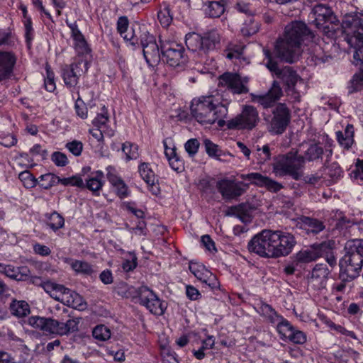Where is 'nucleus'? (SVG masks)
Instances as JSON below:
<instances>
[{
	"instance_id": "1",
	"label": "nucleus",
	"mask_w": 363,
	"mask_h": 363,
	"mask_svg": "<svg viewBox=\"0 0 363 363\" xmlns=\"http://www.w3.org/2000/svg\"><path fill=\"white\" fill-rule=\"evenodd\" d=\"M311 35V31L303 22L293 21L289 23L285 27L283 37L276 43V55L286 62L297 61L303 51V43Z\"/></svg>"
},
{
	"instance_id": "2",
	"label": "nucleus",
	"mask_w": 363,
	"mask_h": 363,
	"mask_svg": "<svg viewBox=\"0 0 363 363\" xmlns=\"http://www.w3.org/2000/svg\"><path fill=\"white\" fill-rule=\"evenodd\" d=\"M225 101L218 94L194 99L191 104V115L201 125H208L218 122L222 126L224 121L220 118L227 114Z\"/></svg>"
},
{
	"instance_id": "3",
	"label": "nucleus",
	"mask_w": 363,
	"mask_h": 363,
	"mask_svg": "<svg viewBox=\"0 0 363 363\" xmlns=\"http://www.w3.org/2000/svg\"><path fill=\"white\" fill-rule=\"evenodd\" d=\"M345 255L339 262L340 277L350 281L357 277L363 266V240H348L345 245Z\"/></svg>"
},
{
	"instance_id": "4",
	"label": "nucleus",
	"mask_w": 363,
	"mask_h": 363,
	"mask_svg": "<svg viewBox=\"0 0 363 363\" xmlns=\"http://www.w3.org/2000/svg\"><path fill=\"white\" fill-rule=\"evenodd\" d=\"M342 28L348 45L354 49L353 57L357 62L363 60V13H351L344 16Z\"/></svg>"
},
{
	"instance_id": "5",
	"label": "nucleus",
	"mask_w": 363,
	"mask_h": 363,
	"mask_svg": "<svg viewBox=\"0 0 363 363\" xmlns=\"http://www.w3.org/2000/svg\"><path fill=\"white\" fill-rule=\"evenodd\" d=\"M79 320L70 318L65 323L51 318L38 315L28 318V324L34 329L41 331L45 335H65L78 330Z\"/></svg>"
},
{
	"instance_id": "6",
	"label": "nucleus",
	"mask_w": 363,
	"mask_h": 363,
	"mask_svg": "<svg viewBox=\"0 0 363 363\" xmlns=\"http://www.w3.org/2000/svg\"><path fill=\"white\" fill-rule=\"evenodd\" d=\"M264 54L267 59L266 67L270 72L275 74L280 78L286 86L289 93L300 94L306 90V85L303 79L298 76L296 72L294 71L290 67H285L280 69L278 65L274 62L270 55L269 51L264 50Z\"/></svg>"
},
{
	"instance_id": "7",
	"label": "nucleus",
	"mask_w": 363,
	"mask_h": 363,
	"mask_svg": "<svg viewBox=\"0 0 363 363\" xmlns=\"http://www.w3.org/2000/svg\"><path fill=\"white\" fill-rule=\"evenodd\" d=\"M42 286L52 298L67 306L79 311H84L86 308V303L79 294L62 285L46 281L42 284Z\"/></svg>"
},
{
	"instance_id": "8",
	"label": "nucleus",
	"mask_w": 363,
	"mask_h": 363,
	"mask_svg": "<svg viewBox=\"0 0 363 363\" xmlns=\"http://www.w3.org/2000/svg\"><path fill=\"white\" fill-rule=\"evenodd\" d=\"M220 42V34L216 29L205 33L203 35L192 32L185 36V43L189 50L205 54L215 50Z\"/></svg>"
},
{
	"instance_id": "9",
	"label": "nucleus",
	"mask_w": 363,
	"mask_h": 363,
	"mask_svg": "<svg viewBox=\"0 0 363 363\" xmlns=\"http://www.w3.org/2000/svg\"><path fill=\"white\" fill-rule=\"evenodd\" d=\"M311 18L316 28L328 39L335 37L337 20L330 7L322 4L315 6L311 13Z\"/></svg>"
},
{
	"instance_id": "10",
	"label": "nucleus",
	"mask_w": 363,
	"mask_h": 363,
	"mask_svg": "<svg viewBox=\"0 0 363 363\" xmlns=\"http://www.w3.org/2000/svg\"><path fill=\"white\" fill-rule=\"evenodd\" d=\"M303 162V157L298 155L296 152L280 155L273 164V172L277 177L290 175L297 180L302 177Z\"/></svg>"
},
{
	"instance_id": "11",
	"label": "nucleus",
	"mask_w": 363,
	"mask_h": 363,
	"mask_svg": "<svg viewBox=\"0 0 363 363\" xmlns=\"http://www.w3.org/2000/svg\"><path fill=\"white\" fill-rule=\"evenodd\" d=\"M259 121L257 110L252 106L245 105L240 114L228 121L227 127L229 129L250 130L257 126Z\"/></svg>"
},
{
	"instance_id": "12",
	"label": "nucleus",
	"mask_w": 363,
	"mask_h": 363,
	"mask_svg": "<svg viewBox=\"0 0 363 363\" xmlns=\"http://www.w3.org/2000/svg\"><path fill=\"white\" fill-rule=\"evenodd\" d=\"M162 60L171 67H177L186 62L182 44L167 39H160Z\"/></svg>"
},
{
	"instance_id": "13",
	"label": "nucleus",
	"mask_w": 363,
	"mask_h": 363,
	"mask_svg": "<svg viewBox=\"0 0 363 363\" xmlns=\"http://www.w3.org/2000/svg\"><path fill=\"white\" fill-rule=\"evenodd\" d=\"M272 230H264L255 235L248 242V250L262 257L273 258Z\"/></svg>"
},
{
	"instance_id": "14",
	"label": "nucleus",
	"mask_w": 363,
	"mask_h": 363,
	"mask_svg": "<svg viewBox=\"0 0 363 363\" xmlns=\"http://www.w3.org/2000/svg\"><path fill=\"white\" fill-rule=\"evenodd\" d=\"M272 238L273 258L289 255L296 243L294 235L286 232L272 230Z\"/></svg>"
},
{
	"instance_id": "15",
	"label": "nucleus",
	"mask_w": 363,
	"mask_h": 363,
	"mask_svg": "<svg viewBox=\"0 0 363 363\" xmlns=\"http://www.w3.org/2000/svg\"><path fill=\"white\" fill-rule=\"evenodd\" d=\"M247 77H242L237 73L225 72L218 78V84L226 88L234 94L248 92Z\"/></svg>"
},
{
	"instance_id": "16",
	"label": "nucleus",
	"mask_w": 363,
	"mask_h": 363,
	"mask_svg": "<svg viewBox=\"0 0 363 363\" xmlns=\"http://www.w3.org/2000/svg\"><path fill=\"white\" fill-rule=\"evenodd\" d=\"M139 300L141 305L156 315H162L167 308L166 303L160 300L152 290L146 286H142L140 289Z\"/></svg>"
},
{
	"instance_id": "17",
	"label": "nucleus",
	"mask_w": 363,
	"mask_h": 363,
	"mask_svg": "<svg viewBox=\"0 0 363 363\" xmlns=\"http://www.w3.org/2000/svg\"><path fill=\"white\" fill-rule=\"evenodd\" d=\"M140 43L147 63L151 66L157 64L160 61L162 53L155 37L148 32L143 31L140 35Z\"/></svg>"
},
{
	"instance_id": "18",
	"label": "nucleus",
	"mask_w": 363,
	"mask_h": 363,
	"mask_svg": "<svg viewBox=\"0 0 363 363\" xmlns=\"http://www.w3.org/2000/svg\"><path fill=\"white\" fill-rule=\"evenodd\" d=\"M272 114L269 131L274 134H281L290 121V111L285 104H279L273 110Z\"/></svg>"
},
{
	"instance_id": "19",
	"label": "nucleus",
	"mask_w": 363,
	"mask_h": 363,
	"mask_svg": "<svg viewBox=\"0 0 363 363\" xmlns=\"http://www.w3.org/2000/svg\"><path fill=\"white\" fill-rule=\"evenodd\" d=\"M86 61L81 60L63 67L62 77L67 88L70 89L76 88L79 79L84 72L82 65L84 66L85 71H86L88 69Z\"/></svg>"
},
{
	"instance_id": "20",
	"label": "nucleus",
	"mask_w": 363,
	"mask_h": 363,
	"mask_svg": "<svg viewBox=\"0 0 363 363\" xmlns=\"http://www.w3.org/2000/svg\"><path fill=\"white\" fill-rule=\"evenodd\" d=\"M283 95L279 84L274 81L269 90L264 94H251V99L254 103L262 106L264 108L272 106Z\"/></svg>"
},
{
	"instance_id": "21",
	"label": "nucleus",
	"mask_w": 363,
	"mask_h": 363,
	"mask_svg": "<svg viewBox=\"0 0 363 363\" xmlns=\"http://www.w3.org/2000/svg\"><path fill=\"white\" fill-rule=\"evenodd\" d=\"M189 268L197 279L205 283L210 288L216 289L218 287L219 284L216 275L209 271L202 263L190 262Z\"/></svg>"
},
{
	"instance_id": "22",
	"label": "nucleus",
	"mask_w": 363,
	"mask_h": 363,
	"mask_svg": "<svg viewBox=\"0 0 363 363\" xmlns=\"http://www.w3.org/2000/svg\"><path fill=\"white\" fill-rule=\"evenodd\" d=\"M217 187L223 197L226 199H232L241 196L245 191L242 182L224 179L217 183Z\"/></svg>"
},
{
	"instance_id": "23",
	"label": "nucleus",
	"mask_w": 363,
	"mask_h": 363,
	"mask_svg": "<svg viewBox=\"0 0 363 363\" xmlns=\"http://www.w3.org/2000/svg\"><path fill=\"white\" fill-rule=\"evenodd\" d=\"M106 177L118 196L121 199L128 196L130 194L128 187L115 167L112 166L106 167Z\"/></svg>"
},
{
	"instance_id": "24",
	"label": "nucleus",
	"mask_w": 363,
	"mask_h": 363,
	"mask_svg": "<svg viewBox=\"0 0 363 363\" xmlns=\"http://www.w3.org/2000/svg\"><path fill=\"white\" fill-rule=\"evenodd\" d=\"M329 271L326 265L316 264L309 279L310 284L315 289H324L326 286Z\"/></svg>"
},
{
	"instance_id": "25",
	"label": "nucleus",
	"mask_w": 363,
	"mask_h": 363,
	"mask_svg": "<svg viewBox=\"0 0 363 363\" xmlns=\"http://www.w3.org/2000/svg\"><path fill=\"white\" fill-rule=\"evenodd\" d=\"M138 172L141 178L147 184L150 191L157 195L159 193L157 179L150 164L147 162L141 163L138 167Z\"/></svg>"
},
{
	"instance_id": "26",
	"label": "nucleus",
	"mask_w": 363,
	"mask_h": 363,
	"mask_svg": "<svg viewBox=\"0 0 363 363\" xmlns=\"http://www.w3.org/2000/svg\"><path fill=\"white\" fill-rule=\"evenodd\" d=\"M16 57L10 52H0V79L8 77L12 72Z\"/></svg>"
},
{
	"instance_id": "27",
	"label": "nucleus",
	"mask_w": 363,
	"mask_h": 363,
	"mask_svg": "<svg viewBox=\"0 0 363 363\" xmlns=\"http://www.w3.org/2000/svg\"><path fill=\"white\" fill-rule=\"evenodd\" d=\"M4 272L8 277L17 281H25L30 277V270L26 266L16 267L12 265H6Z\"/></svg>"
},
{
	"instance_id": "28",
	"label": "nucleus",
	"mask_w": 363,
	"mask_h": 363,
	"mask_svg": "<svg viewBox=\"0 0 363 363\" xmlns=\"http://www.w3.org/2000/svg\"><path fill=\"white\" fill-rule=\"evenodd\" d=\"M339 144L345 149L351 147L354 143V127L348 124L343 131L336 132Z\"/></svg>"
},
{
	"instance_id": "29",
	"label": "nucleus",
	"mask_w": 363,
	"mask_h": 363,
	"mask_svg": "<svg viewBox=\"0 0 363 363\" xmlns=\"http://www.w3.org/2000/svg\"><path fill=\"white\" fill-rule=\"evenodd\" d=\"M320 257V253L315 248H310L299 251L296 254L294 262L298 264L300 263H308L315 260Z\"/></svg>"
},
{
	"instance_id": "30",
	"label": "nucleus",
	"mask_w": 363,
	"mask_h": 363,
	"mask_svg": "<svg viewBox=\"0 0 363 363\" xmlns=\"http://www.w3.org/2000/svg\"><path fill=\"white\" fill-rule=\"evenodd\" d=\"M104 183V173L101 171H96L89 176L86 186L91 191L98 193L101 189Z\"/></svg>"
},
{
	"instance_id": "31",
	"label": "nucleus",
	"mask_w": 363,
	"mask_h": 363,
	"mask_svg": "<svg viewBox=\"0 0 363 363\" xmlns=\"http://www.w3.org/2000/svg\"><path fill=\"white\" fill-rule=\"evenodd\" d=\"M64 262L69 264L72 269L78 274H91L94 271L91 265L84 261L65 258Z\"/></svg>"
},
{
	"instance_id": "32",
	"label": "nucleus",
	"mask_w": 363,
	"mask_h": 363,
	"mask_svg": "<svg viewBox=\"0 0 363 363\" xmlns=\"http://www.w3.org/2000/svg\"><path fill=\"white\" fill-rule=\"evenodd\" d=\"M111 335L110 328L104 325H98L92 330V336L97 343L106 342L111 338Z\"/></svg>"
},
{
	"instance_id": "33",
	"label": "nucleus",
	"mask_w": 363,
	"mask_h": 363,
	"mask_svg": "<svg viewBox=\"0 0 363 363\" xmlns=\"http://www.w3.org/2000/svg\"><path fill=\"white\" fill-rule=\"evenodd\" d=\"M72 38L74 49L79 55H84L90 53L91 49L82 33L77 32Z\"/></svg>"
},
{
	"instance_id": "34",
	"label": "nucleus",
	"mask_w": 363,
	"mask_h": 363,
	"mask_svg": "<svg viewBox=\"0 0 363 363\" xmlns=\"http://www.w3.org/2000/svg\"><path fill=\"white\" fill-rule=\"evenodd\" d=\"M11 313L17 317L26 316L30 313V307L25 301H13L10 305Z\"/></svg>"
},
{
	"instance_id": "35",
	"label": "nucleus",
	"mask_w": 363,
	"mask_h": 363,
	"mask_svg": "<svg viewBox=\"0 0 363 363\" xmlns=\"http://www.w3.org/2000/svg\"><path fill=\"white\" fill-rule=\"evenodd\" d=\"M254 156L257 163L263 164L271 159V150L269 145H264L262 147L259 145L254 146Z\"/></svg>"
},
{
	"instance_id": "36",
	"label": "nucleus",
	"mask_w": 363,
	"mask_h": 363,
	"mask_svg": "<svg viewBox=\"0 0 363 363\" xmlns=\"http://www.w3.org/2000/svg\"><path fill=\"white\" fill-rule=\"evenodd\" d=\"M205 13L211 18L220 17L225 11L224 5L219 1H210L205 7Z\"/></svg>"
},
{
	"instance_id": "37",
	"label": "nucleus",
	"mask_w": 363,
	"mask_h": 363,
	"mask_svg": "<svg viewBox=\"0 0 363 363\" xmlns=\"http://www.w3.org/2000/svg\"><path fill=\"white\" fill-rule=\"evenodd\" d=\"M259 29V23L250 17L243 23L240 31L243 36L249 37L257 33Z\"/></svg>"
},
{
	"instance_id": "38",
	"label": "nucleus",
	"mask_w": 363,
	"mask_h": 363,
	"mask_svg": "<svg viewBox=\"0 0 363 363\" xmlns=\"http://www.w3.org/2000/svg\"><path fill=\"white\" fill-rule=\"evenodd\" d=\"M140 26L139 25H133L129 27L123 35H121L123 39L126 41H129L131 45H136L140 43V36L138 34L140 33L139 31Z\"/></svg>"
},
{
	"instance_id": "39",
	"label": "nucleus",
	"mask_w": 363,
	"mask_h": 363,
	"mask_svg": "<svg viewBox=\"0 0 363 363\" xmlns=\"http://www.w3.org/2000/svg\"><path fill=\"white\" fill-rule=\"evenodd\" d=\"M108 121V117L106 113H103L101 114H98L97 116L94 119V124L98 128H100V130L104 131V134L107 136H112L114 134V130L113 129H108L106 127V123Z\"/></svg>"
},
{
	"instance_id": "40",
	"label": "nucleus",
	"mask_w": 363,
	"mask_h": 363,
	"mask_svg": "<svg viewBox=\"0 0 363 363\" xmlns=\"http://www.w3.org/2000/svg\"><path fill=\"white\" fill-rule=\"evenodd\" d=\"M241 179L249 181L251 184L260 187H264L268 177L264 176L258 172H252L247 174H241Z\"/></svg>"
},
{
	"instance_id": "41",
	"label": "nucleus",
	"mask_w": 363,
	"mask_h": 363,
	"mask_svg": "<svg viewBox=\"0 0 363 363\" xmlns=\"http://www.w3.org/2000/svg\"><path fill=\"white\" fill-rule=\"evenodd\" d=\"M206 152L211 157L221 160V157L225 154L219 149L218 146L208 139L203 140Z\"/></svg>"
},
{
	"instance_id": "42",
	"label": "nucleus",
	"mask_w": 363,
	"mask_h": 363,
	"mask_svg": "<svg viewBox=\"0 0 363 363\" xmlns=\"http://www.w3.org/2000/svg\"><path fill=\"white\" fill-rule=\"evenodd\" d=\"M303 225L304 229L308 233H312L316 234L322 231L324 228V225L322 222L310 218H305Z\"/></svg>"
},
{
	"instance_id": "43",
	"label": "nucleus",
	"mask_w": 363,
	"mask_h": 363,
	"mask_svg": "<svg viewBox=\"0 0 363 363\" xmlns=\"http://www.w3.org/2000/svg\"><path fill=\"white\" fill-rule=\"evenodd\" d=\"M122 151L126 160H135L139 156L138 146L136 144L125 142L123 144Z\"/></svg>"
},
{
	"instance_id": "44",
	"label": "nucleus",
	"mask_w": 363,
	"mask_h": 363,
	"mask_svg": "<svg viewBox=\"0 0 363 363\" xmlns=\"http://www.w3.org/2000/svg\"><path fill=\"white\" fill-rule=\"evenodd\" d=\"M64 224V218L57 212L51 213L47 220V225L54 231L62 228Z\"/></svg>"
},
{
	"instance_id": "45",
	"label": "nucleus",
	"mask_w": 363,
	"mask_h": 363,
	"mask_svg": "<svg viewBox=\"0 0 363 363\" xmlns=\"http://www.w3.org/2000/svg\"><path fill=\"white\" fill-rule=\"evenodd\" d=\"M40 186L44 189H49L58 184L59 177L52 173H47L39 177Z\"/></svg>"
},
{
	"instance_id": "46",
	"label": "nucleus",
	"mask_w": 363,
	"mask_h": 363,
	"mask_svg": "<svg viewBox=\"0 0 363 363\" xmlns=\"http://www.w3.org/2000/svg\"><path fill=\"white\" fill-rule=\"evenodd\" d=\"M294 328L288 320L283 318L277 325V330L284 340H288Z\"/></svg>"
},
{
	"instance_id": "47",
	"label": "nucleus",
	"mask_w": 363,
	"mask_h": 363,
	"mask_svg": "<svg viewBox=\"0 0 363 363\" xmlns=\"http://www.w3.org/2000/svg\"><path fill=\"white\" fill-rule=\"evenodd\" d=\"M157 18L163 27L169 26L172 21V16L170 13L169 8L164 6L157 13Z\"/></svg>"
},
{
	"instance_id": "48",
	"label": "nucleus",
	"mask_w": 363,
	"mask_h": 363,
	"mask_svg": "<svg viewBox=\"0 0 363 363\" xmlns=\"http://www.w3.org/2000/svg\"><path fill=\"white\" fill-rule=\"evenodd\" d=\"M363 86V72L355 74L348 86L349 93H353L362 89Z\"/></svg>"
},
{
	"instance_id": "49",
	"label": "nucleus",
	"mask_w": 363,
	"mask_h": 363,
	"mask_svg": "<svg viewBox=\"0 0 363 363\" xmlns=\"http://www.w3.org/2000/svg\"><path fill=\"white\" fill-rule=\"evenodd\" d=\"M323 154L322 147L317 144H311L306 150L305 157L308 160L318 159Z\"/></svg>"
},
{
	"instance_id": "50",
	"label": "nucleus",
	"mask_w": 363,
	"mask_h": 363,
	"mask_svg": "<svg viewBox=\"0 0 363 363\" xmlns=\"http://www.w3.org/2000/svg\"><path fill=\"white\" fill-rule=\"evenodd\" d=\"M77 99L75 101L74 108L78 116L81 118L85 119L87 118V108L85 103L80 98L79 91L77 92Z\"/></svg>"
},
{
	"instance_id": "51",
	"label": "nucleus",
	"mask_w": 363,
	"mask_h": 363,
	"mask_svg": "<svg viewBox=\"0 0 363 363\" xmlns=\"http://www.w3.org/2000/svg\"><path fill=\"white\" fill-rule=\"evenodd\" d=\"M137 266V257L133 252H129L128 257L123 261L122 268L125 272H130Z\"/></svg>"
},
{
	"instance_id": "52",
	"label": "nucleus",
	"mask_w": 363,
	"mask_h": 363,
	"mask_svg": "<svg viewBox=\"0 0 363 363\" xmlns=\"http://www.w3.org/2000/svg\"><path fill=\"white\" fill-rule=\"evenodd\" d=\"M288 340L294 344L303 345L306 342L307 338L303 332L294 328Z\"/></svg>"
},
{
	"instance_id": "53",
	"label": "nucleus",
	"mask_w": 363,
	"mask_h": 363,
	"mask_svg": "<svg viewBox=\"0 0 363 363\" xmlns=\"http://www.w3.org/2000/svg\"><path fill=\"white\" fill-rule=\"evenodd\" d=\"M54 73L49 67H46V77L45 78L44 85L45 89L49 92H52L55 89V83L54 80Z\"/></svg>"
},
{
	"instance_id": "54",
	"label": "nucleus",
	"mask_w": 363,
	"mask_h": 363,
	"mask_svg": "<svg viewBox=\"0 0 363 363\" xmlns=\"http://www.w3.org/2000/svg\"><path fill=\"white\" fill-rule=\"evenodd\" d=\"M19 179L23 182V185L26 188H31L36 185L37 180L33 175L27 171L22 172L19 174Z\"/></svg>"
},
{
	"instance_id": "55",
	"label": "nucleus",
	"mask_w": 363,
	"mask_h": 363,
	"mask_svg": "<svg viewBox=\"0 0 363 363\" xmlns=\"http://www.w3.org/2000/svg\"><path fill=\"white\" fill-rule=\"evenodd\" d=\"M51 160L58 167H65L68 164L67 157L60 152H55L51 156Z\"/></svg>"
},
{
	"instance_id": "56",
	"label": "nucleus",
	"mask_w": 363,
	"mask_h": 363,
	"mask_svg": "<svg viewBox=\"0 0 363 363\" xmlns=\"http://www.w3.org/2000/svg\"><path fill=\"white\" fill-rule=\"evenodd\" d=\"M66 147L74 156H79L83 150L82 143L78 140L67 143Z\"/></svg>"
},
{
	"instance_id": "57",
	"label": "nucleus",
	"mask_w": 363,
	"mask_h": 363,
	"mask_svg": "<svg viewBox=\"0 0 363 363\" xmlns=\"http://www.w3.org/2000/svg\"><path fill=\"white\" fill-rule=\"evenodd\" d=\"M243 47L228 48L225 51V56L230 60L240 59L242 55Z\"/></svg>"
},
{
	"instance_id": "58",
	"label": "nucleus",
	"mask_w": 363,
	"mask_h": 363,
	"mask_svg": "<svg viewBox=\"0 0 363 363\" xmlns=\"http://www.w3.org/2000/svg\"><path fill=\"white\" fill-rule=\"evenodd\" d=\"M199 143L197 139L192 138L187 140L184 145L186 151L190 155H194L199 150Z\"/></svg>"
},
{
	"instance_id": "59",
	"label": "nucleus",
	"mask_w": 363,
	"mask_h": 363,
	"mask_svg": "<svg viewBox=\"0 0 363 363\" xmlns=\"http://www.w3.org/2000/svg\"><path fill=\"white\" fill-rule=\"evenodd\" d=\"M33 249L35 254L40 256H48L51 253L50 247L40 243L33 244Z\"/></svg>"
},
{
	"instance_id": "60",
	"label": "nucleus",
	"mask_w": 363,
	"mask_h": 363,
	"mask_svg": "<svg viewBox=\"0 0 363 363\" xmlns=\"http://www.w3.org/2000/svg\"><path fill=\"white\" fill-rule=\"evenodd\" d=\"M264 188L269 191L277 192L283 188V185L281 183L268 177Z\"/></svg>"
},
{
	"instance_id": "61",
	"label": "nucleus",
	"mask_w": 363,
	"mask_h": 363,
	"mask_svg": "<svg viewBox=\"0 0 363 363\" xmlns=\"http://www.w3.org/2000/svg\"><path fill=\"white\" fill-rule=\"evenodd\" d=\"M235 9L240 13H243L247 15L253 13L254 10L251 8V6L245 3L243 1H238L235 5Z\"/></svg>"
},
{
	"instance_id": "62",
	"label": "nucleus",
	"mask_w": 363,
	"mask_h": 363,
	"mask_svg": "<svg viewBox=\"0 0 363 363\" xmlns=\"http://www.w3.org/2000/svg\"><path fill=\"white\" fill-rule=\"evenodd\" d=\"M201 243L208 251L211 252H214L216 251L215 243L209 235H203L201 237Z\"/></svg>"
},
{
	"instance_id": "63",
	"label": "nucleus",
	"mask_w": 363,
	"mask_h": 363,
	"mask_svg": "<svg viewBox=\"0 0 363 363\" xmlns=\"http://www.w3.org/2000/svg\"><path fill=\"white\" fill-rule=\"evenodd\" d=\"M186 296L192 301H196L201 298L199 291L194 286L190 285L186 286Z\"/></svg>"
},
{
	"instance_id": "64",
	"label": "nucleus",
	"mask_w": 363,
	"mask_h": 363,
	"mask_svg": "<svg viewBox=\"0 0 363 363\" xmlns=\"http://www.w3.org/2000/svg\"><path fill=\"white\" fill-rule=\"evenodd\" d=\"M164 352H162V358L164 363H179L175 354L172 353L165 349V345L162 346Z\"/></svg>"
}]
</instances>
